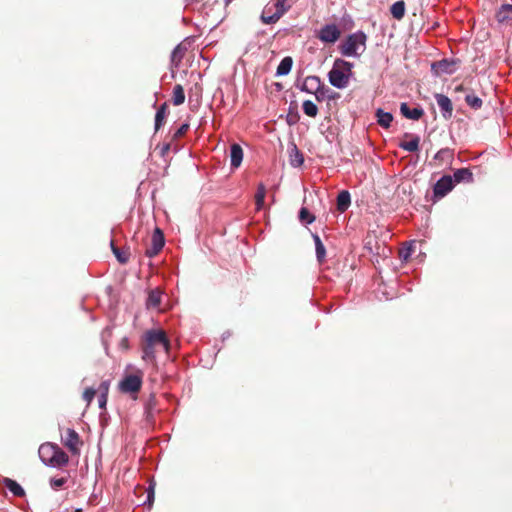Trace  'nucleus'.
<instances>
[{
	"instance_id": "obj_1",
	"label": "nucleus",
	"mask_w": 512,
	"mask_h": 512,
	"mask_svg": "<svg viewBox=\"0 0 512 512\" xmlns=\"http://www.w3.org/2000/svg\"><path fill=\"white\" fill-rule=\"evenodd\" d=\"M161 347L165 352H169L170 341L163 330H148L143 337V360H153L155 358L156 348Z\"/></svg>"
},
{
	"instance_id": "obj_2",
	"label": "nucleus",
	"mask_w": 512,
	"mask_h": 512,
	"mask_svg": "<svg viewBox=\"0 0 512 512\" xmlns=\"http://www.w3.org/2000/svg\"><path fill=\"white\" fill-rule=\"evenodd\" d=\"M352 67V63L336 59L328 74L330 84L338 89L346 88L352 75Z\"/></svg>"
},
{
	"instance_id": "obj_3",
	"label": "nucleus",
	"mask_w": 512,
	"mask_h": 512,
	"mask_svg": "<svg viewBox=\"0 0 512 512\" xmlns=\"http://www.w3.org/2000/svg\"><path fill=\"white\" fill-rule=\"evenodd\" d=\"M39 455L43 462L54 467H61L68 463V455L57 445L47 443L39 448Z\"/></svg>"
},
{
	"instance_id": "obj_4",
	"label": "nucleus",
	"mask_w": 512,
	"mask_h": 512,
	"mask_svg": "<svg viewBox=\"0 0 512 512\" xmlns=\"http://www.w3.org/2000/svg\"><path fill=\"white\" fill-rule=\"evenodd\" d=\"M143 376L144 373L141 370H136L134 373L124 375L118 383L119 391L129 395L131 399L136 400L143 385Z\"/></svg>"
},
{
	"instance_id": "obj_5",
	"label": "nucleus",
	"mask_w": 512,
	"mask_h": 512,
	"mask_svg": "<svg viewBox=\"0 0 512 512\" xmlns=\"http://www.w3.org/2000/svg\"><path fill=\"white\" fill-rule=\"evenodd\" d=\"M366 35L363 32L350 34L339 46L343 56H358L357 50L360 46H365Z\"/></svg>"
},
{
	"instance_id": "obj_6",
	"label": "nucleus",
	"mask_w": 512,
	"mask_h": 512,
	"mask_svg": "<svg viewBox=\"0 0 512 512\" xmlns=\"http://www.w3.org/2000/svg\"><path fill=\"white\" fill-rule=\"evenodd\" d=\"M62 444L71 452L72 455H79L83 442L79 434L72 428L65 430V436L62 437Z\"/></svg>"
},
{
	"instance_id": "obj_7",
	"label": "nucleus",
	"mask_w": 512,
	"mask_h": 512,
	"mask_svg": "<svg viewBox=\"0 0 512 512\" xmlns=\"http://www.w3.org/2000/svg\"><path fill=\"white\" fill-rule=\"evenodd\" d=\"M164 244V234L159 228H156L151 237V245L146 249V256L150 258L156 256L162 250Z\"/></svg>"
},
{
	"instance_id": "obj_8",
	"label": "nucleus",
	"mask_w": 512,
	"mask_h": 512,
	"mask_svg": "<svg viewBox=\"0 0 512 512\" xmlns=\"http://www.w3.org/2000/svg\"><path fill=\"white\" fill-rule=\"evenodd\" d=\"M340 35L341 31L335 24H328L320 29L317 37L324 43H335Z\"/></svg>"
},
{
	"instance_id": "obj_9",
	"label": "nucleus",
	"mask_w": 512,
	"mask_h": 512,
	"mask_svg": "<svg viewBox=\"0 0 512 512\" xmlns=\"http://www.w3.org/2000/svg\"><path fill=\"white\" fill-rule=\"evenodd\" d=\"M454 188V181L451 176L444 175L434 185L433 192L435 198L446 196Z\"/></svg>"
},
{
	"instance_id": "obj_10",
	"label": "nucleus",
	"mask_w": 512,
	"mask_h": 512,
	"mask_svg": "<svg viewBox=\"0 0 512 512\" xmlns=\"http://www.w3.org/2000/svg\"><path fill=\"white\" fill-rule=\"evenodd\" d=\"M431 68L434 74L437 76L442 74H452L455 72V62L443 59L441 61L434 62Z\"/></svg>"
},
{
	"instance_id": "obj_11",
	"label": "nucleus",
	"mask_w": 512,
	"mask_h": 512,
	"mask_svg": "<svg viewBox=\"0 0 512 512\" xmlns=\"http://www.w3.org/2000/svg\"><path fill=\"white\" fill-rule=\"evenodd\" d=\"M435 99L441 111L443 112V116L445 118H450L453 112V105L451 100L443 94H436Z\"/></svg>"
},
{
	"instance_id": "obj_12",
	"label": "nucleus",
	"mask_w": 512,
	"mask_h": 512,
	"mask_svg": "<svg viewBox=\"0 0 512 512\" xmlns=\"http://www.w3.org/2000/svg\"><path fill=\"white\" fill-rule=\"evenodd\" d=\"M454 159V150L450 148L440 149L434 156V160L436 161L438 166H442L444 164H451Z\"/></svg>"
},
{
	"instance_id": "obj_13",
	"label": "nucleus",
	"mask_w": 512,
	"mask_h": 512,
	"mask_svg": "<svg viewBox=\"0 0 512 512\" xmlns=\"http://www.w3.org/2000/svg\"><path fill=\"white\" fill-rule=\"evenodd\" d=\"M400 112L405 118L411 120H419L424 115L422 108L416 107L411 109L407 103H401Z\"/></svg>"
},
{
	"instance_id": "obj_14",
	"label": "nucleus",
	"mask_w": 512,
	"mask_h": 512,
	"mask_svg": "<svg viewBox=\"0 0 512 512\" xmlns=\"http://www.w3.org/2000/svg\"><path fill=\"white\" fill-rule=\"evenodd\" d=\"M242 160H243L242 147L237 143H233L230 147L231 167L238 168L241 165Z\"/></svg>"
},
{
	"instance_id": "obj_15",
	"label": "nucleus",
	"mask_w": 512,
	"mask_h": 512,
	"mask_svg": "<svg viewBox=\"0 0 512 512\" xmlns=\"http://www.w3.org/2000/svg\"><path fill=\"white\" fill-rule=\"evenodd\" d=\"M109 388H110V381L105 380L100 383L98 390H96L99 393L98 402H99V407L101 409L106 408Z\"/></svg>"
},
{
	"instance_id": "obj_16",
	"label": "nucleus",
	"mask_w": 512,
	"mask_h": 512,
	"mask_svg": "<svg viewBox=\"0 0 512 512\" xmlns=\"http://www.w3.org/2000/svg\"><path fill=\"white\" fill-rule=\"evenodd\" d=\"M321 80L318 76H307L303 82L301 89L307 93H313L319 90Z\"/></svg>"
},
{
	"instance_id": "obj_17",
	"label": "nucleus",
	"mask_w": 512,
	"mask_h": 512,
	"mask_svg": "<svg viewBox=\"0 0 512 512\" xmlns=\"http://www.w3.org/2000/svg\"><path fill=\"white\" fill-rule=\"evenodd\" d=\"M2 483L14 496H25L24 489L15 480L5 477L3 478Z\"/></svg>"
},
{
	"instance_id": "obj_18",
	"label": "nucleus",
	"mask_w": 512,
	"mask_h": 512,
	"mask_svg": "<svg viewBox=\"0 0 512 512\" xmlns=\"http://www.w3.org/2000/svg\"><path fill=\"white\" fill-rule=\"evenodd\" d=\"M405 137H409V141H403L399 144V147L408 152H416L419 150L420 138L416 135L405 134Z\"/></svg>"
},
{
	"instance_id": "obj_19",
	"label": "nucleus",
	"mask_w": 512,
	"mask_h": 512,
	"mask_svg": "<svg viewBox=\"0 0 512 512\" xmlns=\"http://www.w3.org/2000/svg\"><path fill=\"white\" fill-rule=\"evenodd\" d=\"M350 204V193L347 190L341 191L337 196V210L343 213L349 208Z\"/></svg>"
},
{
	"instance_id": "obj_20",
	"label": "nucleus",
	"mask_w": 512,
	"mask_h": 512,
	"mask_svg": "<svg viewBox=\"0 0 512 512\" xmlns=\"http://www.w3.org/2000/svg\"><path fill=\"white\" fill-rule=\"evenodd\" d=\"M110 246L113 254L115 255L116 259L121 264H126L129 261L130 252L128 249H121L117 247L113 240L110 241Z\"/></svg>"
},
{
	"instance_id": "obj_21",
	"label": "nucleus",
	"mask_w": 512,
	"mask_h": 512,
	"mask_svg": "<svg viewBox=\"0 0 512 512\" xmlns=\"http://www.w3.org/2000/svg\"><path fill=\"white\" fill-rule=\"evenodd\" d=\"M186 52V48L183 47L181 44L177 45L172 53H171V65L174 68L179 67L184 55Z\"/></svg>"
},
{
	"instance_id": "obj_22",
	"label": "nucleus",
	"mask_w": 512,
	"mask_h": 512,
	"mask_svg": "<svg viewBox=\"0 0 512 512\" xmlns=\"http://www.w3.org/2000/svg\"><path fill=\"white\" fill-rule=\"evenodd\" d=\"M454 181L457 182V183H460V182H472L473 181V174L472 172L468 169V168H460V169H457L455 172H454Z\"/></svg>"
},
{
	"instance_id": "obj_23",
	"label": "nucleus",
	"mask_w": 512,
	"mask_h": 512,
	"mask_svg": "<svg viewBox=\"0 0 512 512\" xmlns=\"http://www.w3.org/2000/svg\"><path fill=\"white\" fill-rule=\"evenodd\" d=\"M377 122L380 126L388 128L393 121V116L389 112H384L382 109L376 111Z\"/></svg>"
},
{
	"instance_id": "obj_24",
	"label": "nucleus",
	"mask_w": 512,
	"mask_h": 512,
	"mask_svg": "<svg viewBox=\"0 0 512 512\" xmlns=\"http://www.w3.org/2000/svg\"><path fill=\"white\" fill-rule=\"evenodd\" d=\"M168 105L167 103H163L157 110L155 115V131H158L163 125L166 114H167Z\"/></svg>"
},
{
	"instance_id": "obj_25",
	"label": "nucleus",
	"mask_w": 512,
	"mask_h": 512,
	"mask_svg": "<svg viewBox=\"0 0 512 512\" xmlns=\"http://www.w3.org/2000/svg\"><path fill=\"white\" fill-rule=\"evenodd\" d=\"M405 2L403 0L397 1L390 7V12L393 18L401 20L405 15Z\"/></svg>"
},
{
	"instance_id": "obj_26",
	"label": "nucleus",
	"mask_w": 512,
	"mask_h": 512,
	"mask_svg": "<svg viewBox=\"0 0 512 512\" xmlns=\"http://www.w3.org/2000/svg\"><path fill=\"white\" fill-rule=\"evenodd\" d=\"M304 157L302 152L297 148L296 145H293L290 151V164L293 167H299L303 164Z\"/></svg>"
},
{
	"instance_id": "obj_27",
	"label": "nucleus",
	"mask_w": 512,
	"mask_h": 512,
	"mask_svg": "<svg viewBox=\"0 0 512 512\" xmlns=\"http://www.w3.org/2000/svg\"><path fill=\"white\" fill-rule=\"evenodd\" d=\"M313 239L315 242V249H316V257L319 263H323L326 257V249L320 239V237L317 234L313 235Z\"/></svg>"
},
{
	"instance_id": "obj_28",
	"label": "nucleus",
	"mask_w": 512,
	"mask_h": 512,
	"mask_svg": "<svg viewBox=\"0 0 512 512\" xmlns=\"http://www.w3.org/2000/svg\"><path fill=\"white\" fill-rule=\"evenodd\" d=\"M292 65H293V60L291 57L287 56V57L283 58L277 67V71H276L277 75L278 76L287 75L291 71Z\"/></svg>"
},
{
	"instance_id": "obj_29",
	"label": "nucleus",
	"mask_w": 512,
	"mask_h": 512,
	"mask_svg": "<svg viewBox=\"0 0 512 512\" xmlns=\"http://www.w3.org/2000/svg\"><path fill=\"white\" fill-rule=\"evenodd\" d=\"M161 292L159 290H151L149 292L146 305L148 308H158L161 303Z\"/></svg>"
},
{
	"instance_id": "obj_30",
	"label": "nucleus",
	"mask_w": 512,
	"mask_h": 512,
	"mask_svg": "<svg viewBox=\"0 0 512 512\" xmlns=\"http://www.w3.org/2000/svg\"><path fill=\"white\" fill-rule=\"evenodd\" d=\"M172 101L175 106H179L184 103L185 93H184V88L182 87V85L177 84L174 86Z\"/></svg>"
},
{
	"instance_id": "obj_31",
	"label": "nucleus",
	"mask_w": 512,
	"mask_h": 512,
	"mask_svg": "<svg viewBox=\"0 0 512 512\" xmlns=\"http://www.w3.org/2000/svg\"><path fill=\"white\" fill-rule=\"evenodd\" d=\"M156 397L154 394H151L148 398V400L145 403L144 409H145V416L147 421H151L153 419V410L156 407Z\"/></svg>"
},
{
	"instance_id": "obj_32",
	"label": "nucleus",
	"mask_w": 512,
	"mask_h": 512,
	"mask_svg": "<svg viewBox=\"0 0 512 512\" xmlns=\"http://www.w3.org/2000/svg\"><path fill=\"white\" fill-rule=\"evenodd\" d=\"M302 109L305 115L311 118H315L318 114V107L311 100H305L302 104Z\"/></svg>"
},
{
	"instance_id": "obj_33",
	"label": "nucleus",
	"mask_w": 512,
	"mask_h": 512,
	"mask_svg": "<svg viewBox=\"0 0 512 512\" xmlns=\"http://www.w3.org/2000/svg\"><path fill=\"white\" fill-rule=\"evenodd\" d=\"M265 195H266V188H265L264 184L260 183L258 185L256 194H255V204H256L257 210L262 209V207L264 205Z\"/></svg>"
},
{
	"instance_id": "obj_34",
	"label": "nucleus",
	"mask_w": 512,
	"mask_h": 512,
	"mask_svg": "<svg viewBox=\"0 0 512 512\" xmlns=\"http://www.w3.org/2000/svg\"><path fill=\"white\" fill-rule=\"evenodd\" d=\"M512 14V5L510 4H503L499 11L496 14V17L499 22H503L511 17Z\"/></svg>"
},
{
	"instance_id": "obj_35",
	"label": "nucleus",
	"mask_w": 512,
	"mask_h": 512,
	"mask_svg": "<svg viewBox=\"0 0 512 512\" xmlns=\"http://www.w3.org/2000/svg\"><path fill=\"white\" fill-rule=\"evenodd\" d=\"M282 15L283 14H280V12L277 10L272 15H266V10H265L261 15V20L265 24H272V23H276Z\"/></svg>"
},
{
	"instance_id": "obj_36",
	"label": "nucleus",
	"mask_w": 512,
	"mask_h": 512,
	"mask_svg": "<svg viewBox=\"0 0 512 512\" xmlns=\"http://www.w3.org/2000/svg\"><path fill=\"white\" fill-rule=\"evenodd\" d=\"M465 101L470 107L474 109H479L482 106V100L478 96L473 94L466 95Z\"/></svg>"
},
{
	"instance_id": "obj_37",
	"label": "nucleus",
	"mask_w": 512,
	"mask_h": 512,
	"mask_svg": "<svg viewBox=\"0 0 512 512\" xmlns=\"http://www.w3.org/2000/svg\"><path fill=\"white\" fill-rule=\"evenodd\" d=\"M292 4V0H277L275 3V8L277 11L280 12V14H284L286 11L290 9Z\"/></svg>"
},
{
	"instance_id": "obj_38",
	"label": "nucleus",
	"mask_w": 512,
	"mask_h": 512,
	"mask_svg": "<svg viewBox=\"0 0 512 512\" xmlns=\"http://www.w3.org/2000/svg\"><path fill=\"white\" fill-rule=\"evenodd\" d=\"M299 219L301 222L310 224L315 220V217L309 212L307 208L302 207L299 212Z\"/></svg>"
},
{
	"instance_id": "obj_39",
	"label": "nucleus",
	"mask_w": 512,
	"mask_h": 512,
	"mask_svg": "<svg viewBox=\"0 0 512 512\" xmlns=\"http://www.w3.org/2000/svg\"><path fill=\"white\" fill-rule=\"evenodd\" d=\"M97 391L94 388H86L82 394V398L87 402V405H90L92 400L94 399Z\"/></svg>"
},
{
	"instance_id": "obj_40",
	"label": "nucleus",
	"mask_w": 512,
	"mask_h": 512,
	"mask_svg": "<svg viewBox=\"0 0 512 512\" xmlns=\"http://www.w3.org/2000/svg\"><path fill=\"white\" fill-rule=\"evenodd\" d=\"M188 130H189V124L188 123L182 124L177 129V131L174 133L173 138L177 139V138H180V137L184 136L187 133Z\"/></svg>"
},
{
	"instance_id": "obj_41",
	"label": "nucleus",
	"mask_w": 512,
	"mask_h": 512,
	"mask_svg": "<svg viewBox=\"0 0 512 512\" xmlns=\"http://www.w3.org/2000/svg\"><path fill=\"white\" fill-rule=\"evenodd\" d=\"M67 482L66 478H52L50 480V485L53 489L57 490L62 487Z\"/></svg>"
},
{
	"instance_id": "obj_42",
	"label": "nucleus",
	"mask_w": 512,
	"mask_h": 512,
	"mask_svg": "<svg viewBox=\"0 0 512 512\" xmlns=\"http://www.w3.org/2000/svg\"><path fill=\"white\" fill-rule=\"evenodd\" d=\"M316 96L317 101H323L325 97L324 89L322 86H320L319 90H316L313 92Z\"/></svg>"
},
{
	"instance_id": "obj_43",
	"label": "nucleus",
	"mask_w": 512,
	"mask_h": 512,
	"mask_svg": "<svg viewBox=\"0 0 512 512\" xmlns=\"http://www.w3.org/2000/svg\"><path fill=\"white\" fill-rule=\"evenodd\" d=\"M147 498H148L149 505H151L153 503V501H154V488L152 486H150L148 488Z\"/></svg>"
},
{
	"instance_id": "obj_44",
	"label": "nucleus",
	"mask_w": 512,
	"mask_h": 512,
	"mask_svg": "<svg viewBox=\"0 0 512 512\" xmlns=\"http://www.w3.org/2000/svg\"><path fill=\"white\" fill-rule=\"evenodd\" d=\"M169 150V145H166L164 148H163V153L168 151Z\"/></svg>"
},
{
	"instance_id": "obj_45",
	"label": "nucleus",
	"mask_w": 512,
	"mask_h": 512,
	"mask_svg": "<svg viewBox=\"0 0 512 512\" xmlns=\"http://www.w3.org/2000/svg\"><path fill=\"white\" fill-rule=\"evenodd\" d=\"M122 343H123V346L127 347V339H123Z\"/></svg>"
},
{
	"instance_id": "obj_46",
	"label": "nucleus",
	"mask_w": 512,
	"mask_h": 512,
	"mask_svg": "<svg viewBox=\"0 0 512 512\" xmlns=\"http://www.w3.org/2000/svg\"><path fill=\"white\" fill-rule=\"evenodd\" d=\"M51 456V453H45V458H49Z\"/></svg>"
},
{
	"instance_id": "obj_47",
	"label": "nucleus",
	"mask_w": 512,
	"mask_h": 512,
	"mask_svg": "<svg viewBox=\"0 0 512 512\" xmlns=\"http://www.w3.org/2000/svg\"><path fill=\"white\" fill-rule=\"evenodd\" d=\"M456 90H462V86H461V85H460V86H458V87L456 88Z\"/></svg>"
}]
</instances>
